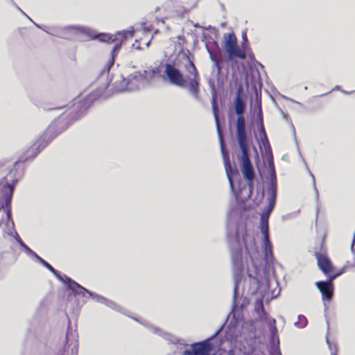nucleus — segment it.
<instances>
[{"mask_svg":"<svg viewBox=\"0 0 355 355\" xmlns=\"http://www.w3.org/2000/svg\"><path fill=\"white\" fill-rule=\"evenodd\" d=\"M129 92L139 89L141 87L146 85L143 75L139 71H135L128 77Z\"/></svg>","mask_w":355,"mask_h":355,"instance_id":"obj_18","label":"nucleus"},{"mask_svg":"<svg viewBox=\"0 0 355 355\" xmlns=\"http://www.w3.org/2000/svg\"><path fill=\"white\" fill-rule=\"evenodd\" d=\"M160 73L159 67H149L143 71V77L147 84L150 83Z\"/></svg>","mask_w":355,"mask_h":355,"instance_id":"obj_26","label":"nucleus"},{"mask_svg":"<svg viewBox=\"0 0 355 355\" xmlns=\"http://www.w3.org/2000/svg\"><path fill=\"white\" fill-rule=\"evenodd\" d=\"M193 26L196 28H201V26L198 23L195 24Z\"/></svg>","mask_w":355,"mask_h":355,"instance_id":"obj_54","label":"nucleus"},{"mask_svg":"<svg viewBox=\"0 0 355 355\" xmlns=\"http://www.w3.org/2000/svg\"><path fill=\"white\" fill-rule=\"evenodd\" d=\"M319 212V210H318V207L317 208V214H318Z\"/></svg>","mask_w":355,"mask_h":355,"instance_id":"obj_59","label":"nucleus"},{"mask_svg":"<svg viewBox=\"0 0 355 355\" xmlns=\"http://www.w3.org/2000/svg\"><path fill=\"white\" fill-rule=\"evenodd\" d=\"M224 42V48L230 58L244 59L245 58V53L237 46V40L234 33L225 34Z\"/></svg>","mask_w":355,"mask_h":355,"instance_id":"obj_10","label":"nucleus"},{"mask_svg":"<svg viewBox=\"0 0 355 355\" xmlns=\"http://www.w3.org/2000/svg\"><path fill=\"white\" fill-rule=\"evenodd\" d=\"M3 166V163L0 161V168Z\"/></svg>","mask_w":355,"mask_h":355,"instance_id":"obj_57","label":"nucleus"},{"mask_svg":"<svg viewBox=\"0 0 355 355\" xmlns=\"http://www.w3.org/2000/svg\"><path fill=\"white\" fill-rule=\"evenodd\" d=\"M256 139L263 156L272 154L267 135H260L259 138L256 137Z\"/></svg>","mask_w":355,"mask_h":355,"instance_id":"obj_23","label":"nucleus"},{"mask_svg":"<svg viewBox=\"0 0 355 355\" xmlns=\"http://www.w3.org/2000/svg\"><path fill=\"white\" fill-rule=\"evenodd\" d=\"M26 17L28 18V19H29L31 21H32V22H33V24H34L37 27H38L39 28H40V29H42V30L44 31V28H43L41 26H40V25L37 24L35 22H34V21L32 20V19H31L29 16H28V15H26Z\"/></svg>","mask_w":355,"mask_h":355,"instance_id":"obj_50","label":"nucleus"},{"mask_svg":"<svg viewBox=\"0 0 355 355\" xmlns=\"http://www.w3.org/2000/svg\"><path fill=\"white\" fill-rule=\"evenodd\" d=\"M235 135L239 147L249 146L244 113L236 114Z\"/></svg>","mask_w":355,"mask_h":355,"instance_id":"obj_12","label":"nucleus"},{"mask_svg":"<svg viewBox=\"0 0 355 355\" xmlns=\"http://www.w3.org/2000/svg\"><path fill=\"white\" fill-rule=\"evenodd\" d=\"M309 174H310V175L312 178V184H313V190H314L315 198V200H316L317 204H318L319 203V192H318V189L316 187V185H315V178H314L313 173L311 171H309Z\"/></svg>","mask_w":355,"mask_h":355,"instance_id":"obj_38","label":"nucleus"},{"mask_svg":"<svg viewBox=\"0 0 355 355\" xmlns=\"http://www.w3.org/2000/svg\"><path fill=\"white\" fill-rule=\"evenodd\" d=\"M90 293H92V292L87 289V292H81L79 295H82L83 297H85L86 295H88L90 297Z\"/></svg>","mask_w":355,"mask_h":355,"instance_id":"obj_49","label":"nucleus"},{"mask_svg":"<svg viewBox=\"0 0 355 355\" xmlns=\"http://www.w3.org/2000/svg\"><path fill=\"white\" fill-rule=\"evenodd\" d=\"M234 106L236 114L244 113L246 108L244 98H234Z\"/></svg>","mask_w":355,"mask_h":355,"instance_id":"obj_33","label":"nucleus"},{"mask_svg":"<svg viewBox=\"0 0 355 355\" xmlns=\"http://www.w3.org/2000/svg\"><path fill=\"white\" fill-rule=\"evenodd\" d=\"M20 246V250L26 254L34 262H38L44 266V259L40 257L35 252L31 249L21 239L17 242Z\"/></svg>","mask_w":355,"mask_h":355,"instance_id":"obj_20","label":"nucleus"},{"mask_svg":"<svg viewBox=\"0 0 355 355\" xmlns=\"http://www.w3.org/2000/svg\"><path fill=\"white\" fill-rule=\"evenodd\" d=\"M326 342H327V344L329 345V349H330L332 352H334L333 351H334V348H336V346H335V345H332L330 343L329 340V338H328V337H327V336L326 337Z\"/></svg>","mask_w":355,"mask_h":355,"instance_id":"obj_45","label":"nucleus"},{"mask_svg":"<svg viewBox=\"0 0 355 355\" xmlns=\"http://www.w3.org/2000/svg\"><path fill=\"white\" fill-rule=\"evenodd\" d=\"M244 89L241 83H239L236 88L235 98H244Z\"/></svg>","mask_w":355,"mask_h":355,"instance_id":"obj_37","label":"nucleus"},{"mask_svg":"<svg viewBox=\"0 0 355 355\" xmlns=\"http://www.w3.org/2000/svg\"><path fill=\"white\" fill-rule=\"evenodd\" d=\"M263 157L268 162L269 174L272 173H276L275 164H274V162H273L272 154L270 153V155H263Z\"/></svg>","mask_w":355,"mask_h":355,"instance_id":"obj_36","label":"nucleus"},{"mask_svg":"<svg viewBox=\"0 0 355 355\" xmlns=\"http://www.w3.org/2000/svg\"><path fill=\"white\" fill-rule=\"evenodd\" d=\"M186 62L184 67L187 73L192 77L188 78L187 88L189 93L191 94L194 99H199L200 94V83L198 80V71L196 67L193 60L189 56L185 55Z\"/></svg>","mask_w":355,"mask_h":355,"instance_id":"obj_9","label":"nucleus"},{"mask_svg":"<svg viewBox=\"0 0 355 355\" xmlns=\"http://www.w3.org/2000/svg\"><path fill=\"white\" fill-rule=\"evenodd\" d=\"M315 286L321 293L322 300L324 301L330 302L332 300L334 294L333 284L324 282H317L315 283Z\"/></svg>","mask_w":355,"mask_h":355,"instance_id":"obj_19","label":"nucleus"},{"mask_svg":"<svg viewBox=\"0 0 355 355\" xmlns=\"http://www.w3.org/2000/svg\"><path fill=\"white\" fill-rule=\"evenodd\" d=\"M33 355H42V354H33Z\"/></svg>","mask_w":355,"mask_h":355,"instance_id":"obj_60","label":"nucleus"},{"mask_svg":"<svg viewBox=\"0 0 355 355\" xmlns=\"http://www.w3.org/2000/svg\"><path fill=\"white\" fill-rule=\"evenodd\" d=\"M267 196L268 203L263 210L269 213H272L276 203L277 193L267 192Z\"/></svg>","mask_w":355,"mask_h":355,"instance_id":"obj_31","label":"nucleus"},{"mask_svg":"<svg viewBox=\"0 0 355 355\" xmlns=\"http://www.w3.org/2000/svg\"><path fill=\"white\" fill-rule=\"evenodd\" d=\"M328 278L327 281H323L324 282H329V284H332V282L336 278L334 274H329L327 275Z\"/></svg>","mask_w":355,"mask_h":355,"instance_id":"obj_42","label":"nucleus"},{"mask_svg":"<svg viewBox=\"0 0 355 355\" xmlns=\"http://www.w3.org/2000/svg\"><path fill=\"white\" fill-rule=\"evenodd\" d=\"M46 268L50 270L55 277L61 282L65 284V277H68L64 274H61L59 271L55 270L50 263L46 261Z\"/></svg>","mask_w":355,"mask_h":355,"instance_id":"obj_34","label":"nucleus"},{"mask_svg":"<svg viewBox=\"0 0 355 355\" xmlns=\"http://www.w3.org/2000/svg\"><path fill=\"white\" fill-rule=\"evenodd\" d=\"M277 180L276 173L269 174L268 182L267 184L266 191L270 193H277Z\"/></svg>","mask_w":355,"mask_h":355,"instance_id":"obj_28","label":"nucleus"},{"mask_svg":"<svg viewBox=\"0 0 355 355\" xmlns=\"http://www.w3.org/2000/svg\"><path fill=\"white\" fill-rule=\"evenodd\" d=\"M90 297L95 300L96 302L105 304L107 307L122 313V309L114 302L110 300L102 295L96 294L95 293H90Z\"/></svg>","mask_w":355,"mask_h":355,"instance_id":"obj_21","label":"nucleus"},{"mask_svg":"<svg viewBox=\"0 0 355 355\" xmlns=\"http://www.w3.org/2000/svg\"><path fill=\"white\" fill-rule=\"evenodd\" d=\"M242 37H243V42L248 43V38H247V36H246V35L245 33L243 34Z\"/></svg>","mask_w":355,"mask_h":355,"instance_id":"obj_51","label":"nucleus"},{"mask_svg":"<svg viewBox=\"0 0 355 355\" xmlns=\"http://www.w3.org/2000/svg\"><path fill=\"white\" fill-rule=\"evenodd\" d=\"M132 47H133V48H136L137 49H140V46H139V45L135 46V44H132Z\"/></svg>","mask_w":355,"mask_h":355,"instance_id":"obj_52","label":"nucleus"},{"mask_svg":"<svg viewBox=\"0 0 355 355\" xmlns=\"http://www.w3.org/2000/svg\"><path fill=\"white\" fill-rule=\"evenodd\" d=\"M44 300H42L30 321V331L34 330L37 332L42 329L44 320Z\"/></svg>","mask_w":355,"mask_h":355,"instance_id":"obj_14","label":"nucleus"},{"mask_svg":"<svg viewBox=\"0 0 355 355\" xmlns=\"http://www.w3.org/2000/svg\"><path fill=\"white\" fill-rule=\"evenodd\" d=\"M257 125H258V128H259L260 135H267L266 132V130H265V128H264V124L263 123L257 124Z\"/></svg>","mask_w":355,"mask_h":355,"instance_id":"obj_41","label":"nucleus"},{"mask_svg":"<svg viewBox=\"0 0 355 355\" xmlns=\"http://www.w3.org/2000/svg\"><path fill=\"white\" fill-rule=\"evenodd\" d=\"M135 29L133 27H130L129 30L118 31L116 34L112 35L96 33L94 30L85 26H46V33L66 40H73L78 35H85L92 40L98 39L102 42L107 44L114 43V45L111 50V61L108 68L114 63L115 51L121 48L122 42L126 40L128 35H133Z\"/></svg>","mask_w":355,"mask_h":355,"instance_id":"obj_3","label":"nucleus"},{"mask_svg":"<svg viewBox=\"0 0 355 355\" xmlns=\"http://www.w3.org/2000/svg\"><path fill=\"white\" fill-rule=\"evenodd\" d=\"M94 100L95 98L93 94L87 96L84 100L74 103L69 108L67 116H64V112L62 111V107H46V115L48 117H53L54 111L57 112V116L46 130V137L48 136L49 141L54 139L58 135L65 130L70 123L83 116Z\"/></svg>","mask_w":355,"mask_h":355,"instance_id":"obj_4","label":"nucleus"},{"mask_svg":"<svg viewBox=\"0 0 355 355\" xmlns=\"http://www.w3.org/2000/svg\"><path fill=\"white\" fill-rule=\"evenodd\" d=\"M67 288L71 291L74 295H79L81 292H87V289L82 286L78 282L69 277H65V284Z\"/></svg>","mask_w":355,"mask_h":355,"instance_id":"obj_22","label":"nucleus"},{"mask_svg":"<svg viewBox=\"0 0 355 355\" xmlns=\"http://www.w3.org/2000/svg\"><path fill=\"white\" fill-rule=\"evenodd\" d=\"M299 212H300V210H297L296 211L287 214L286 215L282 216V219L283 220H287L296 217L298 215Z\"/></svg>","mask_w":355,"mask_h":355,"instance_id":"obj_39","label":"nucleus"},{"mask_svg":"<svg viewBox=\"0 0 355 355\" xmlns=\"http://www.w3.org/2000/svg\"><path fill=\"white\" fill-rule=\"evenodd\" d=\"M234 355H235V351L234 350ZM239 355H256L254 352H242L241 350L239 351Z\"/></svg>","mask_w":355,"mask_h":355,"instance_id":"obj_47","label":"nucleus"},{"mask_svg":"<svg viewBox=\"0 0 355 355\" xmlns=\"http://www.w3.org/2000/svg\"><path fill=\"white\" fill-rule=\"evenodd\" d=\"M333 90H339V91H340L342 93L347 94H351V93H352V92H346V91H344V90L340 89V86H338V85H336V86L333 89Z\"/></svg>","mask_w":355,"mask_h":355,"instance_id":"obj_48","label":"nucleus"},{"mask_svg":"<svg viewBox=\"0 0 355 355\" xmlns=\"http://www.w3.org/2000/svg\"><path fill=\"white\" fill-rule=\"evenodd\" d=\"M206 49L209 53L211 60L214 62V67L217 68L218 73H220L222 69V65L218 59L221 56V49L216 41L211 44H206Z\"/></svg>","mask_w":355,"mask_h":355,"instance_id":"obj_17","label":"nucleus"},{"mask_svg":"<svg viewBox=\"0 0 355 355\" xmlns=\"http://www.w3.org/2000/svg\"><path fill=\"white\" fill-rule=\"evenodd\" d=\"M254 311L257 315L258 319L263 320L266 319L268 313L265 311L263 298H257L254 302Z\"/></svg>","mask_w":355,"mask_h":355,"instance_id":"obj_24","label":"nucleus"},{"mask_svg":"<svg viewBox=\"0 0 355 355\" xmlns=\"http://www.w3.org/2000/svg\"><path fill=\"white\" fill-rule=\"evenodd\" d=\"M263 235V251L265 263V270H270L273 268L274 256L272 250V244L270 241L269 234Z\"/></svg>","mask_w":355,"mask_h":355,"instance_id":"obj_15","label":"nucleus"},{"mask_svg":"<svg viewBox=\"0 0 355 355\" xmlns=\"http://www.w3.org/2000/svg\"><path fill=\"white\" fill-rule=\"evenodd\" d=\"M22 178L21 171L15 175V178L9 182L6 177L0 179V210L3 209L6 214V222L3 227V233L13 237L16 242L21 238L15 230V223L12 216L11 202L15 186Z\"/></svg>","mask_w":355,"mask_h":355,"instance_id":"obj_5","label":"nucleus"},{"mask_svg":"<svg viewBox=\"0 0 355 355\" xmlns=\"http://www.w3.org/2000/svg\"><path fill=\"white\" fill-rule=\"evenodd\" d=\"M345 272V268H341L338 271L334 272V274L335 275L336 277H338V276H340L342 274H343Z\"/></svg>","mask_w":355,"mask_h":355,"instance_id":"obj_46","label":"nucleus"},{"mask_svg":"<svg viewBox=\"0 0 355 355\" xmlns=\"http://www.w3.org/2000/svg\"><path fill=\"white\" fill-rule=\"evenodd\" d=\"M209 87L211 88V96H212L211 108H212V112H213V114H214V120H215V123H216L217 134H218V139H219L220 150H221L223 158L224 160L225 171H226V174H227V179H228L231 191H232L236 201L238 202L240 200V191L236 190V189L235 188V186L234 184V182H233V177L234 175H238V171H237V169L234 168L231 166L229 158H228V153L227 152H225L224 150V141H223V136L221 134V130H220V125H219L218 106V103L216 100V91L215 85L214 83L209 82Z\"/></svg>","mask_w":355,"mask_h":355,"instance_id":"obj_6","label":"nucleus"},{"mask_svg":"<svg viewBox=\"0 0 355 355\" xmlns=\"http://www.w3.org/2000/svg\"><path fill=\"white\" fill-rule=\"evenodd\" d=\"M151 332L157 334L173 345L174 354L177 355H234V349L239 336L244 338H254L256 329L253 322H245L240 330V318L236 311L229 313L225 322L209 338L191 345L190 349H183L184 345L173 335L164 331L146 320L131 317Z\"/></svg>","mask_w":355,"mask_h":355,"instance_id":"obj_1","label":"nucleus"},{"mask_svg":"<svg viewBox=\"0 0 355 355\" xmlns=\"http://www.w3.org/2000/svg\"><path fill=\"white\" fill-rule=\"evenodd\" d=\"M164 73L171 85L182 88L187 87L188 82L184 78L182 73L173 64L166 63L165 64Z\"/></svg>","mask_w":355,"mask_h":355,"instance_id":"obj_11","label":"nucleus"},{"mask_svg":"<svg viewBox=\"0 0 355 355\" xmlns=\"http://www.w3.org/2000/svg\"><path fill=\"white\" fill-rule=\"evenodd\" d=\"M143 28L145 30V31H150V29H149V28H146V27H144V28Z\"/></svg>","mask_w":355,"mask_h":355,"instance_id":"obj_56","label":"nucleus"},{"mask_svg":"<svg viewBox=\"0 0 355 355\" xmlns=\"http://www.w3.org/2000/svg\"><path fill=\"white\" fill-rule=\"evenodd\" d=\"M254 93L256 96V104L257 106V124L263 123V116L261 109V94L258 92L257 88L256 85L254 86Z\"/></svg>","mask_w":355,"mask_h":355,"instance_id":"obj_27","label":"nucleus"},{"mask_svg":"<svg viewBox=\"0 0 355 355\" xmlns=\"http://www.w3.org/2000/svg\"><path fill=\"white\" fill-rule=\"evenodd\" d=\"M271 213L262 211L260 215L259 229L262 234H269L268 220Z\"/></svg>","mask_w":355,"mask_h":355,"instance_id":"obj_25","label":"nucleus"},{"mask_svg":"<svg viewBox=\"0 0 355 355\" xmlns=\"http://www.w3.org/2000/svg\"><path fill=\"white\" fill-rule=\"evenodd\" d=\"M322 243H320V250H315V257L317 259L319 268L325 275H329L333 270V265L327 255L322 249Z\"/></svg>","mask_w":355,"mask_h":355,"instance_id":"obj_16","label":"nucleus"},{"mask_svg":"<svg viewBox=\"0 0 355 355\" xmlns=\"http://www.w3.org/2000/svg\"><path fill=\"white\" fill-rule=\"evenodd\" d=\"M249 300L247 297H244L241 304L240 305V309L242 310L244 309L249 304Z\"/></svg>","mask_w":355,"mask_h":355,"instance_id":"obj_40","label":"nucleus"},{"mask_svg":"<svg viewBox=\"0 0 355 355\" xmlns=\"http://www.w3.org/2000/svg\"><path fill=\"white\" fill-rule=\"evenodd\" d=\"M239 149L241 153L240 160L241 171L248 186V196L250 197L254 189V182L255 178L253 166L250 159V148L249 146H245L239 147Z\"/></svg>","mask_w":355,"mask_h":355,"instance_id":"obj_8","label":"nucleus"},{"mask_svg":"<svg viewBox=\"0 0 355 355\" xmlns=\"http://www.w3.org/2000/svg\"><path fill=\"white\" fill-rule=\"evenodd\" d=\"M282 98L283 99L286 100V101H291V102H292V103H296V104H298V105H301V103H300V102L296 101L295 100H293V99H292V98H288V97H287V96H286L282 95Z\"/></svg>","mask_w":355,"mask_h":355,"instance_id":"obj_43","label":"nucleus"},{"mask_svg":"<svg viewBox=\"0 0 355 355\" xmlns=\"http://www.w3.org/2000/svg\"><path fill=\"white\" fill-rule=\"evenodd\" d=\"M114 88L116 92H129L128 78H122L121 80L114 82Z\"/></svg>","mask_w":355,"mask_h":355,"instance_id":"obj_30","label":"nucleus"},{"mask_svg":"<svg viewBox=\"0 0 355 355\" xmlns=\"http://www.w3.org/2000/svg\"><path fill=\"white\" fill-rule=\"evenodd\" d=\"M297 319L298 320L294 323L295 327L303 329L307 326L308 320L304 315H299Z\"/></svg>","mask_w":355,"mask_h":355,"instance_id":"obj_35","label":"nucleus"},{"mask_svg":"<svg viewBox=\"0 0 355 355\" xmlns=\"http://www.w3.org/2000/svg\"><path fill=\"white\" fill-rule=\"evenodd\" d=\"M78 343L77 340H74L71 342L69 347H71V352L68 355H77L78 353ZM64 354V349L62 345H60L59 347H56L55 351L53 352V355H63Z\"/></svg>","mask_w":355,"mask_h":355,"instance_id":"obj_29","label":"nucleus"},{"mask_svg":"<svg viewBox=\"0 0 355 355\" xmlns=\"http://www.w3.org/2000/svg\"><path fill=\"white\" fill-rule=\"evenodd\" d=\"M332 355H336V353L335 352H332Z\"/></svg>","mask_w":355,"mask_h":355,"instance_id":"obj_58","label":"nucleus"},{"mask_svg":"<svg viewBox=\"0 0 355 355\" xmlns=\"http://www.w3.org/2000/svg\"><path fill=\"white\" fill-rule=\"evenodd\" d=\"M44 132L41 133L35 143L14 163L13 168L9 171V175L12 177L11 180L15 178V175L19 171H21L22 176L24 175V166L20 168V163H25L34 159L44 148Z\"/></svg>","mask_w":355,"mask_h":355,"instance_id":"obj_7","label":"nucleus"},{"mask_svg":"<svg viewBox=\"0 0 355 355\" xmlns=\"http://www.w3.org/2000/svg\"><path fill=\"white\" fill-rule=\"evenodd\" d=\"M46 355H51V351L48 349L47 352H46Z\"/></svg>","mask_w":355,"mask_h":355,"instance_id":"obj_53","label":"nucleus"},{"mask_svg":"<svg viewBox=\"0 0 355 355\" xmlns=\"http://www.w3.org/2000/svg\"><path fill=\"white\" fill-rule=\"evenodd\" d=\"M66 342H67V343H68V334L67 333L66 335Z\"/></svg>","mask_w":355,"mask_h":355,"instance_id":"obj_55","label":"nucleus"},{"mask_svg":"<svg viewBox=\"0 0 355 355\" xmlns=\"http://www.w3.org/2000/svg\"><path fill=\"white\" fill-rule=\"evenodd\" d=\"M267 196L268 203L263 210L269 213H272L276 203L277 193L267 192Z\"/></svg>","mask_w":355,"mask_h":355,"instance_id":"obj_32","label":"nucleus"},{"mask_svg":"<svg viewBox=\"0 0 355 355\" xmlns=\"http://www.w3.org/2000/svg\"><path fill=\"white\" fill-rule=\"evenodd\" d=\"M227 237L235 270L232 306V313H233L238 307L239 286L243 270L242 246H244L246 253L250 258L257 253V247L254 238L248 234L245 222L241 219L237 220L236 213L234 211H230L228 214Z\"/></svg>","mask_w":355,"mask_h":355,"instance_id":"obj_2","label":"nucleus"},{"mask_svg":"<svg viewBox=\"0 0 355 355\" xmlns=\"http://www.w3.org/2000/svg\"><path fill=\"white\" fill-rule=\"evenodd\" d=\"M12 5H14L16 8L24 16H26V14L15 3L13 0H10Z\"/></svg>","mask_w":355,"mask_h":355,"instance_id":"obj_44","label":"nucleus"},{"mask_svg":"<svg viewBox=\"0 0 355 355\" xmlns=\"http://www.w3.org/2000/svg\"><path fill=\"white\" fill-rule=\"evenodd\" d=\"M268 326L270 333V355H280L279 339L277 335V329L276 327V320L271 318L268 320Z\"/></svg>","mask_w":355,"mask_h":355,"instance_id":"obj_13","label":"nucleus"}]
</instances>
